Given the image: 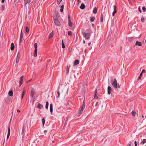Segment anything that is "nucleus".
I'll return each mask as SVG.
<instances>
[{
	"label": "nucleus",
	"mask_w": 146,
	"mask_h": 146,
	"mask_svg": "<svg viewBox=\"0 0 146 146\" xmlns=\"http://www.w3.org/2000/svg\"><path fill=\"white\" fill-rule=\"evenodd\" d=\"M20 35H23V31H22V30H21V32Z\"/></svg>",
	"instance_id": "nucleus-52"
},
{
	"label": "nucleus",
	"mask_w": 146,
	"mask_h": 146,
	"mask_svg": "<svg viewBox=\"0 0 146 146\" xmlns=\"http://www.w3.org/2000/svg\"><path fill=\"white\" fill-rule=\"evenodd\" d=\"M50 111L52 114L53 111V105L52 104L50 105Z\"/></svg>",
	"instance_id": "nucleus-13"
},
{
	"label": "nucleus",
	"mask_w": 146,
	"mask_h": 146,
	"mask_svg": "<svg viewBox=\"0 0 146 146\" xmlns=\"http://www.w3.org/2000/svg\"><path fill=\"white\" fill-rule=\"evenodd\" d=\"M2 11H3L5 9V5H2L0 7Z\"/></svg>",
	"instance_id": "nucleus-25"
},
{
	"label": "nucleus",
	"mask_w": 146,
	"mask_h": 146,
	"mask_svg": "<svg viewBox=\"0 0 146 146\" xmlns=\"http://www.w3.org/2000/svg\"><path fill=\"white\" fill-rule=\"evenodd\" d=\"M37 43H35L34 44L35 50L33 53V56L34 57L37 56Z\"/></svg>",
	"instance_id": "nucleus-3"
},
{
	"label": "nucleus",
	"mask_w": 146,
	"mask_h": 146,
	"mask_svg": "<svg viewBox=\"0 0 146 146\" xmlns=\"http://www.w3.org/2000/svg\"><path fill=\"white\" fill-rule=\"evenodd\" d=\"M17 112H20V111L19 110H17Z\"/></svg>",
	"instance_id": "nucleus-54"
},
{
	"label": "nucleus",
	"mask_w": 146,
	"mask_h": 146,
	"mask_svg": "<svg viewBox=\"0 0 146 146\" xmlns=\"http://www.w3.org/2000/svg\"><path fill=\"white\" fill-rule=\"evenodd\" d=\"M57 94L58 95V97L59 98L60 97V92L59 91H57Z\"/></svg>",
	"instance_id": "nucleus-42"
},
{
	"label": "nucleus",
	"mask_w": 146,
	"mask_h": 146,
	"mask_svg": "<svg viewBox=\"0 0 146 146\" xmlns=\"http://www.w3.org/2000/svg\"><path fill=\"white\" fill-rule=\"evenodd\" d=\"M20 57L19 56H17V59L16 60V63H17L19 62V60Z\"/></svg>",
	"instance_id": "nucleus-28"
},
{
	"label": "nucleus",
	"mask_w": 146,
	"mask_h": 146,
	"mask_svg": "<svg viewBox=\"0 0 146 146\" xmlns=\"http://www.w3.org/2000/svg\"><path fill=\"white\" fill-rule=\"evenodd\" d=\"M10 127H8V133L7 135V139H9V136H10Z\"/></svg>",
	"instance_id": "nucleus-10"
},
{
	"label": "nucleus",
	"mask_w": 146,
	"mask_h": 146,
	"mask_svg": "<svg viewBox=\"0 0 146 146\" xmlns=\"http://www.w3.org/2000/svg\"><path fill=\"white\" fill-rule=\"evenodd\" d=\"M83 35L84 38L86 39H88L90 37V35L89 33H86L85 32H83Z\"/></svg>",
	"instance_id": "nucleus-5"
},
{
	"label": "nucleus",
	"mask_w": 146,
	"mask_h": 146,
	"mask_svg": "<svg viewBox=\"0 0 146 146\" xmlns=\"http://www.w3.org/2000/svg\"><path fill=\"white\" fill-rule=\"evenodd\" d=\"M131 114L133 116H135V112L134 111H132L131 112Z\"/></svg>",
	"instance_id": "nucleus-38"
},
{
	"label": "nucleus",
	"mask_w": 146,
	"mask_h": 146,
	"mask_svg": "<svg viewBox=\"0 0 146 146\" xmlns=\"http://www.w3.org/2000/svg\"><path fill=\"white\" fill-rule=\"evenodd\" d=\"M15 48V46L14 44L13 43H12L11 44V50H13Z\"/></svg>",
	"instance_id": "nucleus-16"
},
{
	"label": "nucleus",
	"mask_w": 146,
	"mask_h": 146,
	"mask_svg": "<svg viewBox=\"0 0 146 146\" xmlns=\"http://www.w3.org/2000/svg\"><path fill=\"white\" fill-rule=\"evenodd\" d=\"M48 104H49V103H48V101L46 102L45 107H46V108L47 109H48Z\"/></svg>",
	"instance_id": "nucleus-30"
},
{
	"label": "nucleus",
	"mask_w": 146,
	"mask_h": 146,
	"mask_svg": "<svg viewBox=\"0 0 146 146\" xmlns=\"http://www.w3.org/2000/svg\"><path fill=\"white\" fill-rule=\"evenodd\" d=\"M142 117L143 118V117H144V116H143V115H142Z\"/></svg>",
	"instance_id": "nucleus-61"
},
{
	"label": "nucleus",
	"mask_w": 146,
	"mask_h": 146,
	"mask_svg": "<svg viewBox=\"0 0 146 146\" xmlns=\"http://www.w3.org/2000/svg\"><path fill=\"white\" fill-rule=\"evenodd\" d=\"M131 143L130 142H129L127 146H131Z\"/></svg>",
	"instance_id": "nucleus-43"
},
{
	"label": "nucleus",
	"mask_w": 146,
	"mask_h": 146,
	"mask_svg": "<svg viewBox=\"0 0 146 146\" xmlns=\"http://www.w3.org/2000/svg\"><path fill=\"white\" fill-rule=\"evenodd\" d=\"M17 56H19L20 57V52H18Z\"/></svg>",
	"instance_id": "nucleus-51"
},
{
	"label": "nucleus",
	"mask_w": 146,
	"mask_h": 146,
	"mask_svg": "<svg viewBox=\"0 0 146 146\" xmlns=\"http://www.w3.org/2000/svg\"><path fill=\"white\" fill-rule=\"evenodd\" d=\"M86 49H85V51H84V52H86Z\"/></svg>",
	"instance_id": "nucleus-59"
},
{
	"label": "nucleus",
	"mask_w": 146,
	"mask_h": 146,
	"mask_svg": "<svg viewBox=\"0 0 146 146\" xmlns=\"http://www.w3.org/2000/svg\"><path fill=\"white\" fill-rule=\"evenodd\" d=\"M135 45H138L139 46H141L142 44L141 42L138 41H137L136 42Z\"/></svg>",
	"instance_id": "nucleus-14"
},
{
	"label": "nucleus",
	"mask_w": 146,
	"mask_h": 146,
	"mask_svg": "<svg viewBox=\"0 0 146 146\" xmlns=\"http://www.w3.org/2000/svg\"><path fill=\"white\" fill-rule=\"evenodd\" d=\"M145 42L146 43V40H145Z\"/></svg>",
	"instance_id": "nucleus-64"
},
{
	"label": "nucleus",
	"mask_w": 146,
	"mask_h": 146,
	"mask_svg": "<svg viewBox=\"0 0 146 146\" xmlns=\"http://www.w3.org/2000/svg\"><path fill=\"white\" fill-rule=\"evenodd\" d=\"M138 9L139 10V12H140V13H141V11L140 9V7H139V8H138Z\"/></svg>",
	"instance_id": "nucleus-53"
},
{
	"label": "nucleus",
	"mask_w": 146,
	"mask_h": 146,
	"mask_svg": "<svg viewBox=\"0 0 146 146\" xmlns=\"http://www.w3.org/2000/svg\"><path fill=\"white\" fill-rule=\"evenodd\" d=\"M23 78L24 77L23 76H21L20 78V80L19 82L20 86L23 83Z\"/></svg>",
	"instance_id": "nucleus-6"
},
{
	"label": "nucleus",
	"mask_w": 146,
	"mask_h": 146,
	"mask_svg": "<svg viewBox=\"0 0 146 146\" xmlns=\"http://www.w3.org/2000/svg\"><path fill=\"white\" fill-rule=\"evenodd\" d=\"M62 0H57V3L58 5H59Z\"/></svg>",
	"instance_id": "nucleus-40"
},
{
	"label": "nucleus",
	"mask_w": 146,
	"mask_h": 146,
	"mask_svg": "<svg viewBox=\"0 0 146 146\" xmlns=\"http://www.w3.org/2000/svg\"><path fill=\"white\" fill-rule=\"evenodd\" d=\"M134 144H135V146H137V141H134Z\"/></svg>",
	"instance_id": "nucleus-49"
},
{
	"label": "nucleus",
	"mask_w": 146,
	"mask_h": 146,
	"mask_svg": "<svg viewBox=\"0 0 146 146\" xmlns=\"http://www.w3.org/2000/svg\"><path fill=\"white\" fill-rule=\"evenodd\" d=\"M5 1V0H2L1 1V2L2 3H3Z\"/></svg>",
	"instance_id": "nucleus-56"
},
{
	"label": "nucleus",
	"mask_w": 146,
	"mask_h": 146,
	"mask_svg": "<svg viewBox=\"0 0 146 146\" xmlns=\"http://www.w3.org/2000/svg\"><path fill=\"white\" fill-rule=\"evenodd\" d=\"M70 15H68V21H70Z\"/></svg>",
	"instance_id": "nucleus-47"
},
{
	"label": "nucleus",
	"mask_w": 146,
	"mask_h": 146,
	"mask_svg": "<svg viewBox=\"0 0 146 146\" xmlns=\"http://www.w3.org/2000/svg\"><path fill=\"white\" fill-rule=\"evenodd\" d=\"M25 90H23L22 92V96H21V99H22L23 97L25 94Z\"/></svg>",
	"instance_id": "nucleus-23"
},
{
	"label": "nucleus",
	"mask_w": 146,
	"mask_h": 146,
	"mask_svg": "<svg viewBox=\"0 0 146 146\" xmlns=\"http://www.w3.org/2000/svg\"><path fill=\"white\" fill-rule=\"evenodd\" d=\"M83 43L84 44H85V41L84 40H83Z\"/></svg>",
	"instance_id": "nucleus-57"
},
{
	"label": "nucleus",
	"mask_w": 146,
	"mask_h": 146,
	"mask_svg": "<svg viewBox=\"0 0 146 146\" xmlns=\"http://www.w3.org/2000/svg\"><path fill=\"white\" fill-rule=\"evenodd\" d=\"M77 1L78 2H79L80 1V0H78Z\"/></svg>",
	"instance_id": "nucleus-58"
},
{
	"label": "nucleus",
	"mask_w": 146,
	"mask_h": 146,
	"mask_svg": "<svg viewBox=\"0 0 146 146\" xmlns=\"http://www.w3.org/2000/svg\"><path fill=\"white\" fill-rule=\"evenodd\" d=\"M97 9L96 8V7H95L93 10V12L94 13L96 14L97 12Z\"/></svg>",
	"instance_id": "nucleus-21"
},
{
	"label": "nucleus",
	"mask_w": 146,
	"mask_h": 146,
	"mask_svg": "<svg viewBox=\"0 0 146 146\" xmlns=\"http://www.w3.org/2000/svg\"><path fill=\"white\" fill-rule=\"evenodd\" d=\"M4 142H5V140L4 141V142H3V144H4Z\"/></svg>",
	"instance_id": "nucleus-63"
},
{
	"label": "nucleus",
	"mask_w": 146,
	"mask_h": 146,
	"mask_svg": "<svg viewBox=\"0 0 146 146\" xmlns=\"http://www.w3.org/2000/svg\"><path fill=\"white\" fill-rule=\"evenodd\" d=\"M91 44V42H89V43H88V46H89L90 45V44Z\"/></svg>",
	"instance_id": "nucleus-55"
},
{
	"label": "nucleus",
	"mask_w": 146,
	"mask_h": 146,
	"mask_svg": "<svg viewBox=\"0 0 146 146\" xmlns=\"http://www.w3.org/2000/svg\"><path fill=\"white\" fill-rule=\"evenodd\" d=\"M42 121L43 125L44 126V124H45V120L44 119V118H42Z\"/></svg>",
	"instance_id": "nucleus-34"
},
{
	"label": "nucleus",
	"mask_w": 146,
	"mask_h": 146,
	"mask_svg": "<svg viewBox=\"0 0 146 146\" xmlns=\"http://www.w3.org/2000/svg\"><path fill=\"white\" fill-rule=\"evenodd\" d=\"M37 108L39 109H41L43 108V106L40 103H38L37 106Z\"/></svg>",
	"instance_id": "nucleus-11"
},
{
	"label": "nucleus",
	"mask_w": 146,
	"mask_h": 146,
	"mask_svg": "<svg viewBox=\"0 0 146 146\" xmlns=\"http://www.w3.org/2000/svg\"><path fill=\"white\" fill-rule=\"evenodd\" d=\"M92 26H93V27H94V24H92Z\"/></svg>",
	"instance_id": "nucleus-60"
},
{
	"label": "nucleus",
	"mask_w": 146,
	"mask_h": 146,
	"mask_svg": "<svg viewBox=\"0 0 146 146\" xmlns=\"http://www.w3.org/2000/svg\"><path fill=\"white\" fill-rule=\"evenodd\" d=\"M79 63V61L78 60H76L74 61V65H76L78 64Z\"/></svg>",
	"instance_id": "nucleus-22"
},
{
	"label": "nucleus",
	"mask_w": 146,
	"mask_h": 146,
	"mask_svg": "<svg viewBox=\"0 0 146 146\" xmlns=\"http://www.w3.org/2000/svg\"><path fill=\"white\" fill-rule=\"evenodd\" d=\"M103 15L102 14L100 17V21L102 22L103 21Z\"/></svg>",
	"instance_id": "nucleus-32"
},
{
	"label": "nucleus",
	"mask_w": 146,
	"mask_h": 146,
	"mask_svg": "<svg viewBox=\"0 0 146 146\" xmlns=\"http://www.w3.org/2000/svg\"><path fill=\"white\" fill-rule=\"evenodd\" d=\"M85 7V5L83 3H82L80 7V8L82 9H84Z\"/></svg>",
	"instance_id": "nucleus-17"
},
{
	"label": "nucleus",
	"mask_w": 146,
	"mask_h": 146,
	"mask_svg": "<svg viewBox=\"0 0 146 146\" xmlns=\"http://www.w3.org/2000/svg\"><path fill=\"white\" fill-rule=\"evenodd\" d=\"M145 72V70L144 69H143L142 70L141 73H142V74L143 73H144Z\"/></svg>",
	"instance_id": "nucleus-46"
},
{
	"label": "nucleus",
	"mask_w": 146,
	"mask_h": 146,
	"mask_svg": "<svg viewBox=\"0 0 146 146\" xmlns=\"http://www.w3.org/2000/svg\"><path fill=\"white\" fill-rule=\"evenodd\" d=\"M98 102H96V104H95V107H97L98 106Z\"/></svg>",
	"instance_id": "nucleus-45"
},
{
	"label": "nucleus",
	"mask_w": 146,
	"mask_h": 146,
	"mask_svg": "<svg viewBox=\"0 0 146 146\" xmlns=\"http://www.w3.org/2000/svg\"><path fill=\"white\" fill-rule=\"evenodd\" d=\"M95 19V17H91L90 18V22H92L94 21Z\"/></svg>",
	"instance_id": "nucleus-27"
},
{
	"label": "nucleus",
	"mask_w": 146,
	"mask_h": 146,
	"mask_svg": "<svg viewBox=\"0 0 146 146\" xmlns=\"http://www.w3.org/2000/svg\"><path fill=\"white\" fill-rule=\"evenodd\" d=\"M111 88L110 86H108V93L109 95H110L111 92Z\"/></svg>",
	"instance_id": "nucleus-7"
},
{
	"label": "nucleus",
	"mask_w": 146,
	"mask_h": 146,
	"mask_svg": "<svg viewBox=\"0 0 146 146\" xmlns=\"http://www.w3.org/2000/svg\"><path fill=\"white\" fill-rule=\"evenodd\" d=\"M31 0H24V4L25 5H26L27 3H29Z\"/></svg>",
	"instance_id": "nucleus-12"
},
{
	"label": "nucleus",
	"mask_w": 146,
	"mask_h": 146,
	"mask_svg": "<svg viewBox=\"0 0 146 146\" xmlns=\"http://www.w3.org/2000/svg\"><path fill=\"white\" fill-rule=\"evenodd\" d=\"M53 19L54 23L56 25L58 26H60V23L58 20L57 16H54L53 17Z\"/></svg>",
	"instance_id": "nucleus-2"
},
{
	"label": "nucleus",
	"mask_w": 146,
	"mask_h": 146,
	"mask_svg": "<svg viewBox=\"0 0 146 146\" xmlns=\"http://www.w3.org/2000/svg\"><path fill=\"white\" fill-rule=\"evenodd\" d=\"M69 68H67L66 70V73L67 74H68L69 72Z\"/></svg>",
	"instance_id": "nucleus-44"
},
{
	"label": "nucleus",
	"mask_w": 146,
	"mask_h": 146,
	"mask_svg": "<svg viewBox=\"0 0 146 146\" xmlns=\"http://www.w3.org/2000/svg\"><path fill=\"white\" fill-rule=\"evenodd\" d=\"M141 21L142 22H145L144 18L143 17L141 18Z\"/></svg>",
	"instance_id": "nucleus-41"
},
{
	"label": "nucleus",
	"mask_w": 146,
	"mask_h": 146,
	"mask_svg": "<svg viewBox=\"0 0 146 146\" xmlns=\"http://www.w3.org/2000/svg\"><path fill=\"white\" fill-rule=\"evenodd\" d=\"M134 39V38L133 37H129L128 38V40L130 42L133 41Z\"/></svg>",
	"instance_id": "nucleus-15"
},
{
	"label": "nucleus",
	"mask_w": 146,
	"mask_h": 146,
	"mask_svg": "<svg viewBox=\"0 0 146 146\" xmlns=\"http://www.w3.org/2000/svg\"><path fill=\"white\" fill-rule=\"evenodd\" d=\"M47 132V130H45L44 131V133L45 135H46V132Z\"/></svg>",
	"instance_id": "nucleus-50"
},
{
	"label": "nucleus",
	"mask_w": 146,
	"mask_h": 146,
	"mask_svg": "<svg viewBox=\"0 0 146 146\" xmlns=\"http://www.w3.org/2000/svg\"><path fill=\"white\" fill-rule=\"evenodd\" d=\"M68 34L70 36H71L72 35V32L70 31H68Z\"/></svg>",
	"instance_id": "nucleus-36"
},
{
	"label": "nucleus",
	"mask_w": 146,
	"mask_h": 146,
	"mask_svg": "<svg viewBox=\"0 0 146 146\" xmlns=\"http://www.w3.org/2000/svg\"><path fill=\"white\" fill-rule=\"evenodd\" d=\"M64 5H62L61 7V9L60 10V11L61 12H62L63 11V9L64 8Z\"/></svg>",
	"instance_id": "nucleus-19"
},
{
	"label": "nucleus",
	"mask_w": 146,
	"mask_h": 146,
	"mask_svg": "<svg viewBox=\"0 0 146 146\" xmlns=\"http://www.w3.org/2000/svg\"><path fill=\"white\" fill-rule=\"evenodd\" d=\"M52 142L53 143H54V141H52Z\"/></svg>",
	"instance_id": "nucleus-62"
},
{
	"label": "nucleus",
	"mask_w": 146,
	"mask_h": 146,
	"mask_svg": "<svg viewBox=\"0 0 146 146\" xmlns=\"http://www.w3.org/2000/svg\"><path fill=\"white\" fill-rule=\"evenodd\" d=\"M25 130V129L24 128V127H23L22 129V132L23 133H24Z\"/></svg>",
	"instance_id": "nucleus-48"
},
{
	"label": "nucleus",
	"mask_w": 146,
	"mask_h": 146,
	"mask_svg": "<svg viewBox=\"0 0 146 146\" xmlns=\"http://www.w3.org/2000/svg\"><path fill=\"white\" fill-rule=\"evenodd\" d=\"M68 25L69 27H72V23L70 21H68Z\"/></svg>",
	"instance_id": "nucleus-29"
},
{
	"label": "nucleus",
	"mask_w": 146,
	"mask_h": 146,
	"mask_svg": "<svg viewBox=\"0 0 146 146\" xmlns=\"http://www.w3.org/2000/svg\"><path fill=\"white\" fill-rule=\"evenodd\" d=\"M23 35H20V38L19 43H21L23 41Z\"/></svg>",
	"instance_id": "nucleus-20"
},
{
	"label": "nucleus",
	"mask_w": 146,
	"mask_h": 146,
	"mask_svg": "<svg viewBox=\"0 0 146 146\" xmlns=\"http://www.w3.org/2000/svg\"><path fill=\"white\" fill-rule=\"evenodd\" d=\"M146 142V139H143V141H142L141 143L143 144H144Z\"/></svg>",
	"instance_id": "nucleus-37"
},
{
	"label": "nucleus",
	"mask_w": 146,
	"mask_h": 146,
	"mask_svg": "<svg viewBox=\"0 0 146 146\" xmlns=\"http://www.w3.org/2000/svg\"><path fill=\"white\" fill-rule=\"evenodd\" d=\"M117 7L115 5L114 6V11L112 13V15L113 16H114L115 13H116L117 12L116 10Z\"/></svg>",
	"instance_id": "nucleus-8"
},
{
	"label": "nucleus",
	"mask_w": 146,
	"mask_h": 146,
	"mask_svg": "<svg viewBox=\"0 0 146 146\" xmlns=\"http://www.w3.org/2000/svg\"><path fill=\"white\" fill-rule=\"evenodd\" d=\"M85 106L84 104H83L81 106V107L80 108V111L79 112V114L80 115L82 114L83 110L85 108Z\"/></svg>",
	"instance_id": "nucleus-4"
},
{
	"label": "nucleus",
	"mask_w": 146,
	"mask_h": 146,
	"mask_svg": "<svg viewBox=\"0 0 146 146\" xmlns=\"http://www.w3.org/2000/svg\"><path fill=\"white\" fill-rule=\"evenodd\" d=\"M142 10H143V11L144 12H145V9L146 10V7L145 8V7H142Z\"/></svg>",
	"instance_id": "nucleus-39"
},
{
	"label": "nucleus",
	"mask_w": 146,
	"mask_h": 146,
	"mask_svg": "<svg viewBox=\"0 0 146 146\" xmlns=\"http://www.w3.org/2000/svg\"><path fill=\"white\" fill-rule=\"evenodd\" d=\"M8 94L10 96H12L13 95V91L12 90L9 91V92Z\"/></svg>",
	"instance_id": "nucleus-26"
},
{
	"label": "nucleus",
	"mask_w": 146,
	"mask_h": 146,
	"mask_svg": "<svg viewBox=\"0 0 146 146\" xmlns=\"http://www.w3.org/2000/svg\"><path fill=\"white\" fill-rule=\"evenodd\" d=\"M111 84L113 86L115 89L119 88H120V86L117 82L116 79L114 78L113 80L111 82Z\"/></svg>",
	"instance_id": "nucleus-1"
},
{
	"label": "nucleus",
	"mask_w": 146,
	"mask_h": 146,
	"mask_svg": "<svg viewBox=\"0 0 146 146\" xmlns=\"http://www.w3.org/2000/svg\"><path fill=\"white\" fill-rule=\"evenodd\" d=\"M54 36V33L53 32H52L49 35V36H48V38H51L52 37Z\"/></svg>",
	"instance_id": "nucleus-24"
},
{
	"label": "nucleus",
	"mask_w": 146,
	"mask_h": 146,
	"mask_svg": "<svg viewBox=\"0 0 146 146\" xmlns=\"http://www.w3.org/2000/svg\"><path fill=\"white\" fill-rule=\"evenodd\" d=\"M34 94H35L34 91L33 90H31V97H33L34 95Z\"/></svg>",
	"instance_id": "nucleus-18"
},
{
	"label": "nucleus",
	"mask_w": 146,
	"mask_h": 146,
	"mask_svg": "<svg viewBox=\"0 0 146 146\" xmlns=\"http://www.w3.org/2000/svg\"><path fill=\"white\" fill-rule=\"evenodd\" d=\"M25 31H26V32L27 33H28L29 31V29L28 27H26Z\"/></svg>",
	"instance_id": "nucleus-35"
},
{
	"label": "nucleus",
	"mask_w": 146,
	"mask_h": 146,
	"mask_svg": "<svg viewBox=\"0 0 146 146\" xmlns=\"http://www.w3.org/2000/svg\"><path fill=\"white\" fill-rule=\"evenodd\" d=\"M62 48H65V46L64 44V43L63 40H62Z\"/></svg>",
	"instance_id": "nucleus-31"
},
{
	"label": "nucleus",
	"mask_w": 146,
	"mask_h": 146,
	"mask_svg": "<svg viewBox=\"0 0 146 146\" xmlns=\"http://www.w3.org/2000/svg\"><path fill=\"white\" fill-rule=\"evenodd\" d=\"M142 73H141L140 74L138 78V80H140L141 79V77L142 76Z\"/></svg>",
	"instance_id": "nucleus-33"
},
{
	"label": "nucleus",
	"mask_w": 146,
	"mask_h": 146,
	"mask_svg": "<svg viewBox=\"0 0 146 146\" xmlns=\"http://www.w3.org/2000/svg\"><path fill=\"white\" fill-rule=\"evenodd\" d=\"M97 93V90L96 89L95 91V94L94 95V99H98V97L97 96L96 94Z\"/></svg>",
	"instance_id": "nucleus-9"
}]
</instances>
